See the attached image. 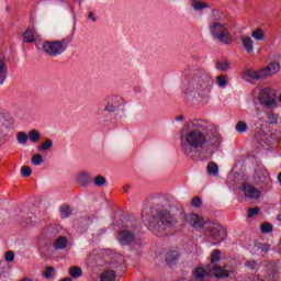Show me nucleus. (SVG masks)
Instances as JSON below:
<instances>
[{
  "label": "nucleus",
  "mask_w": 281,
  "mask_h": 281,
  "mask_svg": "<svg viewBox=\"0 0 281 281\" xmlns=\"http://www.w3.org/2000/svg\"><path fill=\"white\" fill-rule=\"evenodd\" d=\"M150 205V215L148 211H143V218H147L149 223V229L156 236H166L169 229L179 225V217L172 213V199L161 195L151 194L148 198Z\"/></svg>",
  "instance_id": "1"
},
{
  "label": "nucleus",
  "mask_w": 281,
  "mask_h": 281,
  "mask_svg": "<svg viewBox=\"0 0 281 281\" xmlns=\"http://www.w3.org/2000/svg\"><path fill=\"white\" fill-rule=\"evenodd\" d=\"M210 123L203 120L189 121L180 134L182 150L190 155L193 150H210L218 144V134L210 133Z\"/></svg>",
  "instance_id": "2"
},
{
  "label": "nucleus",
  "mask_w": 281,
  "mask_h": 281,
  "mask_svg": "<svg viewBox=\"0 0 281 281\" xmlns=\"http://www.w3.org/2000/svg\"><path fill=\"white\" fill-rule=\"evenodd\" d=\"M190 87L198 93H210L214 87V79L205 70H198L190 81Z\"/></svg>",
  "instance_id": "3"
},
{
  "label": "nucleus",
  "mask_w": 281,
  "mask_h": 281,
  "mask_svg": "<svg viewBox=\"0 0 281 281\" xmlns=\"http://www.w3.org/2000/svg\"><path fill=\"white\" fill-rule=\"evenodd\" d=\"M221 249H214L211 254V262L207 266L209 276H213L214 278H218V280H223V278H229V271L225 270V267H221L216 265V262H221Z\"/></svg>",
  "instance_id": "4"
},
{
  "label": "nucleus",
  "mask_w": 281,
  "mask_h": 281,
  "mask_svg": "<svg viewBox=\"0 0 281 281\" xmlns=\"http://www.w3.org/2000/svg\"><path fill=\"white\" fill-rule=\"evenodd\" d=\"M209 30L213 38H217L223 45H229L232 41H234L232 33H229V29H227V23L210 24Z\"/></svg>",
  "instance_id": "5"
},
{
  "label": "nucleus",
  "mask_w": 281,
  "mask_h": 281,
  "mask_svg": "<svg viewBox=\"0 0 281 281\" xmlns=\"http://www.w3.org/2000/svg\"><path fill=\"white\" fill-rule=\"evenodd\" d=\"M259 102L266 109H278V92L272 88H262L259 91Z\"/></svg>",
  "instance_id": "6"
},
{
  "label": "nucleus",
  "mask_w": 281,
  "mask_h": 281,
  "mask_svg": "<svg viewBox=\"0 0 281 281\" xmlns=\"http://www.w3.org/2000/svg\"><path fill=\"white\" fill-rule=\"evenodd\" d=\"M43 49L47 56H60V54L67 50V41H47L43 44Z\"/></svg>",
  "instance_id": "7"
},
{
  "label": "nucleus",
  "mask_w": 281,
  "mask_h": 281,
  "mask_svg": "<svg viewBox=\"0 0 281 281\" xmlns=\"http://www.w3.org/2000/svg\"><path fill=\"white\" fill-rule=\"evenodd\" d=\"M207 232L210 238H212V240H215L213 245H220V243H223V240L227 238V232L218 223L210 222L207 226Z\"/></svg>",
  "instance_id": "8"
},
{
  "label": "nucleus",
  "mask_w": 281,
  "mask_h": 281,
  "mask_svg": "<svg viewBox=\"0 0 281 281\" xmlns=\"http://www.w3.org/2000/svg\"><path fill=\"white\" fill-rule=\"evenodd\" d=\"M117 238L120 245H123V247L133 245V243H136L137 240V238L135 237V233L126 229L120 231Z\"/></svg>",
  "instance_id": "9"
},
{
  "label": "nucleus",
  "mask_w": 281,
  "mask_h": 281,
  "mask_svg": "<svg viewBox=\"0 0 281 281\" xmlns=\"http://www.w3.org/2000/svg\"><path fill=\"white\" fill-rule=\"evenodd\" d=\"M184 221L186 223H189L193 229H201L205 225V220L203 217L191 213L189 215H184Z\"/></svg>",
  "instance_id": "10"
},
{
  "label": "nucleus",
  "mask_w": 281,
  "mask_h": 281,
  "mask_svg": "<svg viewBox=\"0 0 281 281\" xmlns=\"http://www.w3.org/2000/svg\"><path fill=\"white\" fill-rule=\"evenodd\" d=\"M124 104V99L121 97H112L109 99L104 111H108V113H115L119 106H122Z\"/></svg>",
  "instance_id": "11"
},
{
  "label": "nucleus",
  "mask_w": 281,
  "mask_h": 281,
  "mask_svg": "<svg viewBox=\"0 0 281 281\" xmlns=\"http://www.w3.org/2000/svg\"><path fill=\"white\" fill-rule=\"evenodd\" d=\"M243 192L245 194V196H247L248 199H260V190L256 189V187L245 182L244 187H243Z\"/></svg>",
  "instance_id": "12"
},
{
  "label": "nucleus",
  "mask_w": 281,
  "mask_h": 281,
  "mask_svg": "<svg viewBox=\"0 0 281 281\" xmlns=\"http://www.w3.org/2000/svg\"><path fill=\"white\" fill-rule=\"evenodd\" d=\"M278 71H280V63L277 61L270 63L266 68L261 69L263 78H269V76H276Z\"/></svg>",
  "instance_id": "13"
},
{
  "label": "nucleus",
  "mask_w": 281,
  "mask_h": 281,
  "mask_svg": "<svg viewBox=\"0 0 281 281\" xmlns=\"http://www.w3.org/2000/svg\"><path fill=\"white\" fill-rule=\"evenodd\" d=\"M225 20H226V16H225V13H223V11L213 10V15L211 18V24L227 23Z\"/></svg>",
  "instance_id": "14"
},
{
  "label": "nucleus",
  "mask_w": 281,
  "mask_h": 281,
  "mask_svg": "<svg viewBox=\"0 0 281 281\" xmlns=\"http://www.w3.org/2000/svg\"><path fill=\"white\" fill-rule=\"evenodd\" d=\"M244 49H246L247 54H252L254 52V40L249 36L240 37Z\"/></svg>",
  "instance_id": "15"
},
{
  "label": "nucleus",
  "mask_w": 281,
  "mask_h": 281,
  "mask_svg": "<svg viewBox=\"0 0 281 281\" xmlns=\"http://www.w3.org/2000/svg\"><path fill=\"white\" fill-rule=\"evenodd\" d=\"M68 245H69V239H67L66 236H59L55 240L53 247L54 249L59 250V249H67Z\"/></svg>",
  "instance_id": "16"
},
{
  "label": "nucleus",
  "mask_w": 281,
  "mask_h": 281,
  "mask_svg": "<svg viewBox=\"0 0 281 281\" xmlns=\"http://www.w3.org/2000/svg\"><path fill=\"white\" fill-rule=\"evenodd\" d=\"M268 177H269V172L265 167H257L254 175L255 179H258V181H267Z\"/></svg>",
  "instance_id": "17"
},
{
  "label": "nucleus",
  "mask_w": 281,
  "mask_h": 281,
  "mask_svg": "<svg viewBox=\"0 0 281 281\" xmlns=\"http://www.w3.org/2000/svg\"><path fill=\"white\" fill-rule=\"evenodd\" d=\"M206 276H210V272H207V266L206 269H204L203 267H199L193 271V278L198 281L205 280Z\"/></svg>",
  "instance_id": "18"
},
{
  "label": "nucleus",
  "mask_w": 281,
  "mask_h": 281,
  "mask_svg": "<svg viewBox=\"0 0 281 281\" xmlns=\"http://www.w3.org/2000/svg\"><path fill=\"white\" fill-rule=\"evenodd\" d=\"M22 38L25 43H34L38 38V34L34 31L26 30L22 35Z\"/></svg>",
  "instance_id": "19"
},
{
  "label": "nucleus",
  "mask_w": 281,
  "mask_h": 281,
  "mask_svg": "<svg viewBox=\"0 0 281 281\" xmlns=\"http://www.w3.org/2000/svg\"><path fill=\"white\" fill-rule=\"evenodd\" d=\"M101 281H115L117 278V274L115 273L114 270H104L101 276Z\"/></svg>",
  "instance_id": "20"
},
{
  "label": "nucleus",
  "mask_w": 281,
  "mask_h": 281,
  "mask_svg": "<svg viewBox=\"0 0 281 281\" xmlns=\"http://www.w3.org/2000/svg\"><path fill=\"white\" fill-rule=\"evenodd\" d=\"M5 78H8V66L5 65V60L0 59V85L5 82Z\"/></svg>",
  "instance_id": "21"
},
{
  "label": "nucleus",
  "mask_w": 281,
  "mask_h": 281,
  "mask_svg": "<svg viewBox=\"0 0 281 281\" xmlns=\"http://www.w3.org/2000/svg\"><path fill=\"white\" fill-rule=\"evenodd\" d=\"M178 260H179V252H177L176 250H169L166 254L167 265H175V262H177Z\"/></svg>",
  "instance_id": "22"
},
{
  "label": "nucleus",
  "mask_w": 281,
  "mask_h": 281,
  "mask_svg": "<svg viewBox=\"0 0 281 281\" xmlns=\"http://www.w3.org/2000/svg\"><path fill=\"white\" fill-rule=\"evenodd\" d=\"M232 63L227 59L224 60H218L215 64L216 69H218V71H227V69H229Z\"/></svg>",
  "instance_id": "23"
},
{
  "label": "nucleus",
  "mask_w": 281,
  "mask_h": 281,
  "mask_svg": "<svg viewBox=\"0 0 281 281\" xmlns=\"http://www.w3.org/2000/svg\"><path fill=\"white\" fill-rule=\"evenodd\" d=\"M91 177L89 176V173L87 172H80L77 177V181L79 183V186H87V183H89Z\"/></svg>",
  "instance_id": "24"
},
{
  "label": "nucleus",
  "mask_w": 281,
  "mask_h": 281,
  "mask_svg": "<svg viewBox=\"0 0 281 281\" xmlns=\"http://www.w3.org/2000/svg\"><path fill=\"white\" fill-rule=\"evenodd\" d=\"M59 212L63 218H69V216L74 214V210H71V206L66 204L60 206Z\"/></svg>",
  "instance_id": "25"
},
{
  "label": "nucleus",
  "mask_w": 281,
  "mask_h": 281,
  "mask_svg": "<svg viewBox=\"0 0 281 281\" xmlns=\"http://www.w3.org/2000/svg\"><path fill=\"white\" fill-rule=\"evenodd\" d=\"M69 274L75 279L78 280V278L82 277V268L78 266H72L69 270Z\"/></svg>",
  "instance_id": "26"
},
{
  "label": "nucleus",
  "mask_w": 281,
  "mask_h": 281,
  "mask_svg": "<svg viewBox=\"0 0 281 281\" xmlns=\"http://www.w3.org/2000/svg\"><path fill=\"white\" fill-rule=\"evenodd\" d=\"M206 170H207L209 175L216 177L218 175V165H216V162H214V161H211V162H209Z\"/></svg>",
  "instance_id": "27"
},
{
  "label": "nucleus",
  "mask_w": 281,
  "mask_h": 281,
  "mask_svg": "<svg viewBox=\"0 0 281 281\" xmlns=\"http://www.w3.org/2000/svg\"><path fill=\"white\" fill-rule=\"evenodd\" d=\"M251 37L255 38V41H262L265 38V31L258 27L251 32Z\"/></svg>",
  "instance_id": "28"
},
{
  "label": "nucleus",
  "mask_w": 281,
  "mask_h": 281,
  "mask_svg": "<svg viewBox=\"0 0 281 281\" xmlns=\"http://www.w3.org/2000/svg\"><path fill=\"white\" fill-rule=\"evenodd\" d=\"M29 139L33 144H36L41 139V133H38V131H36V130H31L29 132Z\"/></svg>",
  "instance_id": "29"
},
{
  "label": "nucleus",
  "mask_w": 281,
  "mask_h": 281,
  "mask_svg": "<svg viewBox=\"0 0 281 281\" xmlns=\"http://www.w3.org/2000/svg\"><path fill=\"white\" fill-rule=\"evenodd\" d=\"M248 76H249V78H252V80H262V79H265V75L262 72V69H260L259 71L249 70Z\"/></svg>",
  "instance_id": "30"
},
{
  "label": "nucleus",
  "mask_w": 281,
  "mask_h": 281,
  "mask_svg": "<svg viewBox=\"0 0 281 281\" xmlns=\"http://www.w3.org/2000/svg\"><path fill=\"white\" fill-rule=\"evenodd\" d=\"M93 183H94V186H97L98 188H103V186H106V178H104V176H102V175H98V176L94 178Z\"/></svg>",
  "instance_id": "31"
},
{
  "label": "nucleus",
  "mask_w": 281,
  "mask_h": 281,
  "mask_svg": "<svg viewBox=\"0 0 281 281\" xmlns=\"http://www.w3.org/2000/svg\"><path fill=\"white\" fill-rule=\"evenodd\" d=\"M56 269L54 267H46V270L43 272V277L47 280L54 278Z\"/></svg>",
  "instance_id": "32"
},
{
  "label": "nucleus",
  "mask_w": 281,
  "mask_h": 281,
  "mask_svg": "<svg viewBox=\"0 0 281 281\" xmlns=\"http://www.w3.org/2000/svg\"><path fill=\"white\" fill-rule=\"evenodd\" d=\"M16 139L19 144L25 145L27 144V134L25 132H19L16 134Z\"/></svg>",
  "instance_id": "33"
},
{
  "label": "nucleus",
  "mask_w": 281,
  "mask_h": 281,
  "mask_svg": "<svg viewBox=\"0 0 281 281\" xmlns=\"http://www.w3.org/2000/svg\"><path fill=\"white\" fill-rule=\"evenodd\" d=\"M235 130L237 131V133H246L247 132V123H245L244 121L237 122Z\"/></svg>",
  "instance_id": "34"
},
{
  "label": "nucleus",
  "mask_w": 281,
  "mask_h": 281,
  "mask_svg": "<svg viewBox=\"0 0 281 281\" xmlns=\"http://www.w3.org/2000/svg\"><path fill=\"white\" fill-rule=\"evenodd\" d=\"M31 161L33 166H41V164H43V156L41 154H35L31 158Z\"/></svg>",
  "instance_id": "35"
},
{
  "label": "nucleus",
  "mask_w": 281,
  "mask_h": 281,
  "mask_svg": "<svg viewBox=\"0 0 281 281\" xmlns=\"http://www.w3.org/2000/svg\"><path fill=\"white\" fill-rule=\"evenodd\" d=\"M262 234H271L273 232V225L271 223L261 224Z\"/></svg>",
  "instance_id": "36"
},
{
  "label": "nucleus",
  "mask_w": 281,
  "mask_h": 281,
  "mask_svg": "<svg viewBox=\"0 0 281 281\" xmlns=\"http://www.w3.org/2000/svg\"><path fill=\"white\" fill-rule=\"evenodd\" d=\"M269 124H278V114L270 112L267 114Z\"/></svg>",
  "instance_id": "37"
},
{
  "label": "nucleus",
  "mask_w": 281,
  "mask_h": 281,
  "mask_svg": "<svg viewBox=\"0 0 281 281\" xmlns=\"http://www.w3.org/2000/svg\"><path fill=\"white\" fill-rule=\"evenodd\" d=\"M54 144L52 143V139H46L44 143H42V146L38 147V150H49Z\"/></svg>",
  "instance_id": "38"
},
{
  "label": "nucleus",
  "mask_w": 281,
  "mask_h": 281,
  "mask_svg": "<svg viewBox=\"0 0 281 281\" xmlns=\"http://www.w3.org/2000/svg\"><path fill=\"white\" fill-rule=\"evenodd\" d=\"M192 207H201L203 205V201L199 196H194L191 201Z\"/></svg>",
  "instance_id": "39"
},
{
  "label": "nucleus",
  "mask_w": 281,
  "mask_h": 281,
  "mask_svg": "<svg viewBox=\"0 0 281 281\" xmlns=\"http://www.w3.org/2000/svg\"><path fill=\"white\" fill-rule=\"evenodd\" d=\"M259 212H260V209L258 206H256L254 209L249 207L248 209V218H251L254 216H258Z\"/></svg>",
  "instance_id": "40"
},
{
  "label": "nucleus",
  "mask_w": 281,
  "mask_h": 281,
  "mask_svg": "<svg viewBox=\"0 0 281 281\" xmlns=\"http://www.w3.org/2000/svg\"><path fill=\"white\" fill-rule=\"evenodd\" d=\"M218 87H225L227 85V77L225 75H220L217 77Z\"/></svg>",
  "instance_id": "41"
},
{
  "label": "nucleus",
  "mask_w": 281,
  "mask_h": 281,
  "mask_svg": "<svg viewBox=\"0 0 281 281\" xmlns=\"http://www.w3.org/2000/svg\"><path fill=\"white\" fill-rule=\"evenodd\" d=\"M21 175L22 177H30L32 175V168L30 166H23L21 168Z\"/></svg>",
  "instance_id": "42"
},
{
  "label": "nucleus",
  "mask_w": 281,
  "mask_h": 281,
  "mask_svg": "<svg viewBox=\"0 0 281 281\" xmlns=\"http://www.w3.org/2000/svg\"><path fill=\"white\" fill-rule=\"evenodd\" d=\"M5 262H14V251L9 250L4 255Z\"/></svg>",
  "instance_id": "43"
},
{
  "label": "nucleus",
  "mask_w": 281,
  "mask_h": 281,
  "mask_svg": "<svg viewBox=\"0 0 281 281\" xmlns=\"http://www.w3.org/2000/svg\"><path fill=\"white\" fill-rule=\"evenodd\" d=\"M257 247L261 251H265V254H269V250L271 249V246L269 244H258Z\"/></svg>",
  "instance_id": "44"
},
{
  "label": "nucleus",
  "mask_w": 281,
  "mask_h": 281,
  "mask_svg": "<svg viewBox=\"0 0 281 281\" xmlns=\"http://www.w3.org/2000/svg\"><path fill=\"white\" fill-rule=\"evenodd\" d=\"M193 8H194V10H203V9L207 8V3H205V2H194Z\"/></svg>",
  "instance_id": "45"
},
{
  "label": "nucleus",
  "mask_w": 281,
  "mask_h": 281,
  "mask_svg": "<svg viewBox=\"0 0 281 281\" xmlns=\"http://www.w3.org/2000/svg\"><path fill=\"white\" fill-rule=\"evenodd\" d=\"M257 266H258V263L254 260L246 262V267H248V269H251V270L256 269Z\"/></svg>",
  "instance_id": "46"
},
{
  "label": "nucleus",
  "mask_w": 281,
  "mask_h": 281,
  "mask_svg": "<svg viewBox=\"0 0 281 281\" xmlns=\"http://www.w3.org/2000/svg\"><path fill=\"white\" fill-rule=\"evenodd\" d=\"M88 19H90V21H93V22L97 21L94 13L92 11L88 14Z\"/></svg>",
  "instance_id": "47"
},
{
  "label": "nucleus",
  "mask_w": 281,
  "mask_h": 281,
  "mask_svg": "<svg viewBox=\"0 0 281 281\" xmlns=\"http://www.w3.org/2000/svg\"><path fill=\"white\" fill-rule=\"evenodd\" d=\"M3 278V267L0 266V280Z\"/></svg>",
  "instance_id": "48"
},
{
  "label": "nucleus",
  "mask_w": 281,
  "mask_h": 281,
  "mask_svg": "<svg viewBox=\"0 0 281 281\" xmlns=\"http://www.w3.org/2000/svg\"><path fill=\"white\" fill-rule=\"evenodd\" d=\"M183 119H184L183 115H179V116L177 117V121H178V122H181V121H183Z\"/></svg>",
  "instance_id": "49"
},
{
  "label": "nucleus",
  "mask_w": 281,
  "mask_h": 281,
  "mask_svg": "<svg viewBox=\"0 0 281 281\" xmlns=\"http://www.w3.org/2000/svg\"><path fill=\"white\" fill-rule=\"evenodd\" d=\"M277 220L279 221V223H281V214L277 215Z\"/></svg>",
  "instance_id": "50"
},
{
  "label": "nucleus",
  "mask_w": 281,
  "mask_h": 281,
  "mask_svg": "<svg viewBox=\"0 0 281 281\" xmlns=\"http://www.w3.org/2000/svg\"><path fill=\"white\" fill-rule=\"evenodd\" d=\"M278 181L281 183V172L278 175Z\"/></svg>",
  "instance_id": "51"
},
{
  "label": "nucleus",
  "mask_w": 281,
  "mask_h": 281,
  "mask_svg": "<svg viewBox=\"0 0 281 281\" xmlns=\"http://www.w3.org/2000/svg\"><path fill=\"white\" fill-rule=\"evenodd\" d=\"M124 190H125V192H126L127 189L125 188Z\"/></svg>",
  "instance_id": "52"
},
{
  "label": "nucleus",
  "mask_w": 281,
  "mask_h": 281,
  "mask_svg": "<svg viewBox=\"0 0 281 281\" xmlns=\"http://www.w3.org/2000/svg\"><path fill=\"white\" fill-rule=\"evenodd\" d=\"M124 190H125V192H126L127 189L125 188Z\"/></svg>",
  "instance_id": "53"
}]
</instances>
